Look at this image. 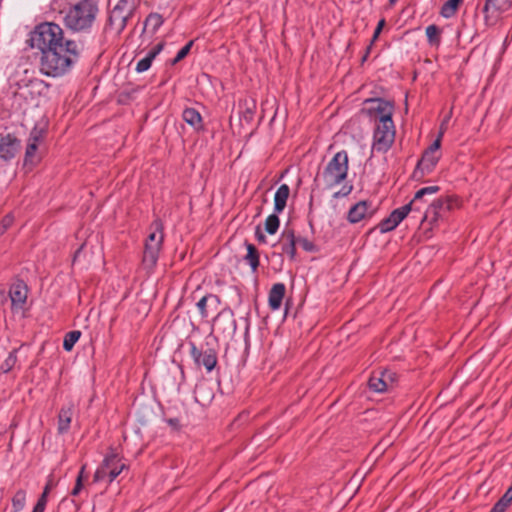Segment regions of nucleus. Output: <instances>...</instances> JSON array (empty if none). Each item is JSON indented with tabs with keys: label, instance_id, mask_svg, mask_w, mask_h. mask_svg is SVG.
I'll use <instances>...</instances> for the list:
<instances>
[{
	"label": "nucleus",
	"instance_id": "f257e3e1",
	"mask_svg": "<svg viewBox=\"0 0 512 512\" xmlns=\"http://www.w3.org/2000/svg\"><path fill=\"white\" fill-rule=\"evenodd\" d=\"M31 48L41 52L40 71L48 77L69 73L81 55V46L65 37L63 29L54 22L38 24L27 40Z\"/></svg>",
	"mask_w": 512,
	"mask_h": 512
},
{
	"label": "nucleus",
	"instance_id": "f03ea898",
	"mask_svg": "<svg viewBox=\"0 0 512 512\" xmlns=\"http://www.w3.org/2000/svg\"><path fill=\"white\" fill-rule=\"evenodd\" d=\"M99 12L93 0H80L64 16V25L73 32H88Z\"/></svg>",
	"mask_w": 512,
	"mask_h": 512
},
{
	"label": "nucleus",
	"instance_id": "7ed1b4c3",
	"mask_svg": "<svg viewBox=\"0 0 512 512\" xmlns=\"http://www.w3.org/2000/svg\"><path fill=\"white\" fill-rule=\"evenodd\" d=\"M349 158L345 150L337 152L321 173L325 188L332 189L341 184L348 176Z\"/></svg>",
	"mask_w": 512,
	"mask_h": 512
},
{
	"label": "nucleus",
	"instance_id": "20e7f679",
	"mask_svg": "<svg viewBox=\"0 0 512 512\" xmlns=\"http://www.w3.org/2000/svg\"><path fill=\"white\" fill-rule=\"evenodd\" d=\"M150 228L152 231L145 241L142 260L144 266L148 269L155 267L164 240L163 224L160 219H155Z\"/></svg>",
	"mask_w": 512,
	"mask_h": 512
},
{
	"label": "nucleus",
	"instance_id": "39448f33",
	"mask_svg": "<svg viewBox=\"0 0 512 512\" xmlns=\"http://www.w3.org/2000/svg\"><path fill=\"white\" fill-rule=\"evenodd\" d=\"M395 140V125L392 118L384 116L376 122L373 133L372 150L378 153H386Z\"/></svg>",
	"mask_w": 512,
	"mask_h": 512
},
{
	"label": "nucleus",
	"instance_id": "423d86ee",
	"mask_svg": "<svg viewBox=\"0 0 512 512\" xmlns=\"http://www.w3.org/2000/svg\"><path fill=\"white\" fill-rule=\"evenodd\" d=\"M127 469L122 458L113 450L105 456L101 465L97 468L93 476V482H100L108 478L109 483L113 482L120 473Z\"/></svg>",
	"mask_w": 512,
	"mask_h": 512
},
{
	"label": "nucleus",
	"instance_id": "0eeeda50",
	"mask_svg": "<svg viewBox=\"0 0 512 512\" xmlns=\"http://www.w3.org/2000/svg\"><path fill=\"white\" fill-rule=\"evenodd\" d=\"M190 345V355L195 364L204 366L207 372H211L217 364V353L213 348L199 349L193 342Z\"/></svg>",
	"mask_w": 512,
	"mask_h": 512
},
{
	"label": "nucleus",
	"instance_id": "6e6552de",
	"mask_svg": "<svg viewBox=\"0 0 512 512\" xmlns=\"http://www.w3.org/2000/svg\"><path fill=\"white\" fill-rule=\"evenodd\" d=\"M365 104L369 105L367 108V114L370 117H374L376 122H378L379 118L384 116L392 118L394 110V105L392 102L382 98H370L365 100Z\"/></svg>",
	"mask_w": 512,
	"mask_h": 512
},
{
	"label": "nucleus",
	"instance_id": "1a4fd4ad",
	"mask_svg": "<svg viewBox=\"0 0 512 512\" xmlns=\"http://www.w3.org/2000/svg\"><path fill=\"white\" fill-rule=\"evenodd\" d=\"M214 326H216L223 334L233 335L237 330L233 310L226 307L220 311L214 319Z\"/></svg>",
	"mask_w": 512,
	"mask_h": 512
},
{
	"label": "nucleus",
	"instance_id": "9d476101",
	"mask_svg": "<svg viewBox=\"0 0 512 512\" xmlns=\"http://www.w3.org/2000/svg\"><path fill=\"white\" fill-rule=\"evenodd\" d=\"M439 159L440 155H435L425 150L413 172V178L421 180L425 175L430 174L437 165Z\"/></svg>",
	"mask_w": 512,
	"mask_h": 512
},
{
	"label": "nucleus",
	"instance_id": "9b49d317",
	"mask_svg": "<svg viewBox=\"0 0 512 512\" xmlns=\"http://www.w3.org/2000/svg\"><path fill=\"white\" fill-rule=\"evenodd\" d=\"M393 373L391 371H378L371 374L368 380V387L371 391L382 393L388 388V380H393Z\"/></svg>",
	"mask_w": 512,
	"mask_h": 512
},
{
	"label": "nucleus",
	"instance_id": "f8f14e48",
	"mask_svg": "<svg viewBox=\"0 0 512 512\" xmlns=\"http://www.w3.org/2000/svg\"><path fill=\"white\" fill-rule=\"evenodd\" d=\"M194 398L201 406L209 405L214 398L212 383L209 380L199 381L194 389Z\"/></svg>",
	"mask_w": 512,
	"mask_h": 512
},
{
	"label": "nucleus",
	"instance_id": "ddd939ff",
	"mask_svg": "<svg viewBox=\"0 0 512 512\" xmlns=\"http://www.w3.org/2000/svg\"><path fill=\"white\" fill-rule=\"evenodd\" d=\"M296 243L297 239L293 229L285 228L279 239V245L283 254L289 256L290 260H295L296 257Z\"/></svg>",
	"mask_w": 512,
	"mask_h": 512
},
{
	"label": "nucleus",
	"instance_id": "4468645a",
	"mask_svg": "<svg viewBox=\"0 0 512 512\" xmlns=\"http://www.w3.org/2000/svg\"><path fill=\"white\" fill-rule=\"evenodd\" d=\"M20 147V141L13 135L7 134L0 138V158L12 159Z\"/></svg>",
	"mask_w": 512,
	"mask_h": 512
},
{
	"label": "nucleus",
	"instance_id": "2eb2a0df",
	"mask_svg": "<svg viewBox=\"0 0 512 512\" xmlns=\"http://www.w3.org/2000/svg\"><path fill=\"white\" fill-rule=\"evenodd\" d=\"M28 288L24 281L17 280L12 284L9 290V296L12 302V306L16 308H22L27 300Z\"/></svg>",
	"mask_w": 512,
	"mask_h": 512
},
{
	"label": "nucleus",
	"instance_id": "dca6fc26",
	"mask_svg": "<svg viewBox=\"0 0 512 512\" xmlns=\"http://www.w3.org/2000/svg\"><path fill=\"white\" fill-rule=\"evenodd\" d=\"M132 17L129 13L114 6L108 17V25L120 34L125 29L128 20Z\"/></svg>",
	"mask_w": 512,
	"mask_h": 512
},
{
	"label": "nucleus",
	"instance_id": "f3484780",
	"mask_svg": "<svg viewBox=\"0 0 512 512\" xmlns=\"http://www.w3.org/2000/svg\"><path fill=\"white\" fill-rule=\"evenodd\" d=\"M511 6L509 0H486L485 5L482 9L484 14V19L487 25H491L496 17H491L489 15L490 10L495 12H504L508 10Z\"/></svg>",
	"mask_w": 512,
	"mask_h": 512
},
{
	"label": "nucleus",
	"instance_id": "a211bd4d",
	"mask_svg": "<svg viewBox=\"0 0 512 512\" xmlns=\"http://www.w3.org/2000/svg\"><path fill=\"white\" fill-rule=\"evenodd\" d=\"M43 138L42 130L33 129L30 133L28 144L25 152V164L34 163V156L38 148V144Z\"/></svg>",
	"mask_w": 512,
	"mask_h": 512
},
{
	"label": "nucleus",
	"instance_id": "6ab92c4d",
	"mask_svg": "<svg viewBox=\"0 0 512 512\" xmlns=\"http://www.w3.org/2000/svg\"><path fill=\"white\" fill-rule=\"evenodd\" d=\"M285 292L286 287L283 283H275L271 287L268 295V304L271 310L275 311L281 307Z\"/></svg>",
	"mask_w": 512,
	"mask_h": 512
},
{
	"label": "nucleus",
	"instance_id": "aec40b11",
	"mask_svg": "<svg viewBox=\"0 0 512 512\" xmlns=\"http://www.w3.org/2000/svg\"><path fill=\"white\" fill-rule=\"evenodd\" d=\"M73 404L63 406L58 414V432L64 434L68 432L73 416Z\"/></svg>",
	"mask_w": 512,
	"mask_h": 512
},
{
	"label": "nucleus",
	"instance_id": "412c9836",
	"mask_svg": "<svg viewBox=\"0 0 512 512\" xmlns=\"http://www.w3.org/2000/svg\"><path fill=\"white\" fill-rule=\"evenodd\" d=\"M257 103L253 98H245L239 102L240 117L246 123L252 122L256 112Z\"/></svg>",
	"mask_w": 512,
	"mask_h": 512
},
{
	"label": "nucleus",
	"instance_id": "4be33fe9",
	"mask_svg": "<svg viewBox=\"0 0 512 512\" xmlns=\"http://www.w3.org/2000/svg\"><path fill=\"white\" fill-rule=\"evenodd\" d=\"M164 45V42H160L155 47H153V49L149 51L143 59L138 61L136 65V71L138 73L147 71L151 67L152 61L155 59V57L163 50Z\"/></svg>",
	"mask_w": 512,
	"mask_h": 512
},
{
	"label": "nucleus",
	"instance_id": "5701e85b",
	"mask_svg": "<svg viewBox=\"0 0 512 512\" xmlns=\"http://www.w3.org/2000/svg\"><path fill=\"white\" fill-rule=\"evenodd\" d=\"M290 194V188L287 184H282L278 187L274 195V212L281 213L287 204V200Z\"/></svg>",
	"mask_w": 512,
	"mask_h": 512
},
{
	"label": "nucleus",
	"instance_id": "b1692460",
	"mask_svg": "<svg viewBox=\"0 0 512 512\" xmlns=\"http://www.w3.org/2000/svg\"><path fill=\"white\" fill-rule=\"evenodd\" d=\"M431 204L436 208L440 216L443 218L447 212L458 206L459 201L458 198L454 196H446L433 201Z\"/></svg>",
	"mask_w": 512,
	"mask_h": 512
},
{
	"label": "nucleus",
	"instance_id": "393cba45",
	"mask_svg": "<svg viewBox=\"0 0 512 512\" xmlns=\"http://www.w3.org/2000/svg\"><path fill=\"white\" fill-rule=\"evenodd\" d=\"M183 120L196 131L203 130L202 116L195 108H186L182 113Z\"/></svg>",
	"mask_w": 512,
	"mask_h": 512
},
{
	"label": "nucleus",
	"instance_id": "a878e982",
	"mask_svg": "<svg viewBox=\"0 0 512 512\" xmlns=\"http://www.w3.org/2000/svg\"><path fill=\"white\" fill-rule=\"evenodd\" d=\"M440 190L439 186H428L418 190L410 201L415 207V211L421 212L423 209L422 200L426 195H434Z\"/></svg>",
	"mask_w": 512,
	"mask_h": 512
},
{
	"label": "nucleus",
	"instance_id": "bb28decb",
	"mask_svg": "<svg viewBox=\"0 0 512 512\" xmlns=\"http://www.w3.org/2000/svg\"><path fill=\"white\" fill-rule=\"evenodd\" d=\"M368 210V203L366 201H360L353 205L348 211L347 219L350 223H358L364 219Z\"/></svg>",
	"mask_w": 512,
	"mask_h": 512
},
{
	"label": "nucleus",
	"instance_id": "cd10ccee",
	"mask_svg": "<svg viewBox=\"0 0 512 512\" xmlns=\"http://www.w3.org/2000/svg\"><path fill=\"white\" fill-rule=\"evenodd\" d=\"M247 254L244 259L250 265L253 272L259 267V252L258 249L251 243L246 242Z\"/></svg>",
	"mask_w": 512,
	"mask_h": 512
},
{
	"label": "nucleus",
	"instance_id": "c85d7f7f",
	"mask_svg": "<svg viewBox=\"0 0 512 512\" xmlns=\"http://www.w3.org/2000/svg\"><path fill=\"white\" fill-rule=\"evenodd\" d=\"M410 212H416L415 207L413 206V204L411 202H409L408 204H406L400 208L393 210L390 213V217L392 219H394L396 224L399 225L408 216V214Z\"/></svg>",
	"mask_w": 512,
	"mask_h": 512
},
{
	"label": "nucleus",
	"instance_id": "c756f323",
	"mask_svg": "<svg viewBox=\"0 0 512 512\" xmlns=\"http://www.w3.org/2000/svg\"><path fill=\"white\" fill-rule=\"evenodd\" d=\"M512 502V486L507 489L504 495L494 504L490 512H505Z\"/></svg>",
	"mask_w": 512,
	"mask_h": 512
},
{
	"label": "nucleus",
	"instance_id": "7c9ffc66",
	"mask_svg": "<svg viewBox=\"0 0 512 512\" xmlns=\"http://www.w3.org/2000/svg\"><path fill=\"white\" fill-rule=\"evenodd\" d=\"M461 3L462 0H447L441 8V16L444 18L453 17L456 14L457 9Z\"/></svg>",
	"mask_w": 512,
	"mask_h": 512
},
{
	"label": "nucleus",
	"instance_id": "2f4dec72",
	"mask_svg": "<svg viewBox=\"0 0 512 512\" xmlns=\"http://www.w3.org/2000/svg\"><path fill=\"white\" fill-rule=\"evenodd\" d=\"M442 217L440 216L439 212L436 210V208L430 204L424 214L421 216L420 221L421 224H424L425 222H428L430 225L436 223L439 219Z\"/></svg>",
	"mask_w": 512,
	"mask_h": 512
},
{
	"label": "nucleus",
	"instance_id": "473e14b6",
	"mask_svg": "<svg viewBox=\"0 0 512 512\" xmlns=\"http://www.w3.org/2000/svg\"><path fill=\"white\" fill-rule=\"evenodd\" d=\"M26 504V491L19 489L12 497L13 512H20Z\"/></svg>",
	"mask_w": 512,
	"mask_h": 512
},
{
	"label": "nucleus",
	"instance_id": "72a5a7b5",
	"mask_svg": "<svg viewBox=\"0 0 512 512\" xmlns=\"http://www.w3.org/2000/svg\"><path fill=\"white\" fill-rule=\"evenodd\" d=\"M426 36L430 45H439L441 29L437 25H429L426 27Z\"/></svg>",
	"mask_w": 512,
	"mask_h": 512
},
{
	"label": "nucleus",
	"instance_id": "f704fd0d",
	"mask_svg": "<svg viewBox=\"0 0 512 512\" xmlns=\"http://www.w3.org/2000/svg\"><path fill=\"white\" fill-rule=\"evenodd\" d=\"M164 19L159 13H150L145 20V27H151V31L155 33L163 24Z\"/></svg>",
	"mask_w": 512,
	"mask_h": 512
},
{
	"label": "nucleus",
	"instance_id": "c9c22d12",
	"mask_svg": "<svg viewBox=\"0 0 512 512\" xmlns=\"http://www.w3.org/2000/svg\"><path fill=\"white\" fill-rule=\"evenodd\" d=\"M277 214L278 213H273L265 220V231L270 235L275 234L279 229L280 220Z\"/></svg>",
	"mask_w": 512,
	"mask_h": 512
},
{
	"label": "nucleus",
	"instance_id": "e433bc0d",
	"mask_svg": "<svg viewBox=\"0 0 512 512\" xmlns=\"http://www.w3.org/2000/svg\"><path fill=\"white\" fill-rule=\"evenodd\" d=\"M80 336H81L80 331L74 330V331L68 332L64 337L63 348L66 351H71L73 346L75 345V343L80 338Z\"/></svg>",
	"mask_w": 512,
	"mask_h": 512
},
{
	"label": "nucleus",
	"instance_id": "4c0bfd02",
	"mask_svg": "<svg viewBox=\"0 0 512 512\" xmlns=\"http://www.w3.org/2000/svg\"><path fill=\"white\" fill-rule=\"evenodd\" d=\"M115 6L133 16L137 9L138 3L137 0H119Z\"/></svg>",
	"mask_w": 512,
	"mask_h": 512
},
{
	"label": "nucleus",
	"instance_id": "58836bf2",
	"mask_svg": "<svg viewBox=\"0 0 512 512\" xmlns=\"http://www.w3.org/2000/svg\"><path fill=\"white\" fill-rule=\"evenodd\" d=\"M16 362H17L16 351H12L9 353L8 357L1 364L0 368H1L2 372L8 373L9 371H11L12 368L15 366Z\"/></svg>",
	"mask_w": 512,
	"mask_h": 512
},
{
	"label": "nucleus",
	"instance_id": "ea45409f",
	"mask_svg": "<svg viewBox=\"0 0 512 512\" xmlns=\"http://www.w3.org/2000/svg\"><path fill=\"white\" fill-rule=\"evenodd\" d=\"M85 469H86V464H83L81 469H80V471H79V473H78V476L76 478L75 486H74V488L71 491V495L72 496L79 495L81 490H82V488H83V479H84Z\"/></svg>",
	"mask_w": 512,
	"mask_h": 512
},
{
	"label": "nucleus",
	"instance_id": "a19ab883",
	"mask_svg": "<svg viewBox=\"0 0 512 512\" xmlns=\"http://www.w3.org/2000/svg\"><path fill=\"white\" fill-rule=\"evenodd\" d=\"M192 46H193V40H190L184 47H182L178 51V53L175 56V58H173L171 60V64L175 65L178 62H180L181 60H183L188 55V53L190 52Z\"/></svg>",
	"mask_w": 512,
	"mask_h": 512
},
{
	"label": "nucleus",
	"instance_id": "79ce46f5",
	"mask_svg": "<svg viewBox=\"0 0 512 512\" xmlns=\"http://www.w3.org/2000/svg\"><path fill=\"white\" fill-rule=\"evenodd\" d=\"M397 226H398V224L395 223L394 219H392L390 217V215L387 218L381 220V222L378 225V227H379V229H380V231L382 233H386V232L392 231Z\"/></svg>",
	"mask_w": 512,
	"mask_h": 512
},
{
	"label": "nucleus",
	"instance_id": "37998d69",
	"mask_svg": "<svg viewBox=\"0 0 512 512\" xmlns=\"http://www.w3.org/2000/svg\"><path fill=\"white\" fill-rule=\"evenodd\" d=\"M297 243H299L301 247L307 252L318 251L316 245L313 242L309 241L307 238H299L297 239Z\"/></svg>",
	"mask_w": 512,
	"mask_h": 512
},
{
	"label": "nucleus",
	"instance_id": "c03bdc74",
	"mask_svg": "<svg viewBox=\"0 0 512 512\" xmlns=\"http://www.w3.org/2000/svg\"><path fill=\"white\" fill-rule=\"evenodd\" d=\"M207 304H208L207 296H203L196 304L202 318L208 317Z\"/></svg>",
	"mask_w": 512,
	"mask_h": 512
},
{
	"label": "nucleus",
	"instance_id": "a18cd8bd",
	"mask_svg": "<svg viewBox=\"0 0 512 512\" xmlns=\"http://www.w3.org/2000/svg\"><path fill=\"white\" fill-rule=\"evenodd\" d=\"M48 501V495L42 493L37 500L33 510L36 512H44Z\"/></svg>",
	"mask_w": 512,
	"mask_h": 512
},
{
	"label": "nucleus",
	"instance_id": "49530a36",
	"mask_svg": "<svg viewBox=\"0 0 512 512\" xmlns=\"http://www.w3.org/2000/svg\"><path fill=\"white\" fill-rule=\"evenodd\" d=\"M442 136H443V131L441 130L439 132L438 137L434 140V142L426 150L431 152V153H433V154H435V155H440L438 151H439L440 146H441Z\"/></svg>",
	"mask_w": 512,
	"mask_h": 512
},
{
	"label": "nucleus",
	"instance_id": "de8ad7c7",
	"mask_svg": "<svg viewBox=\"0 0 512 512\" xmlns=\"http://www.w3.org/2000/svg\"><path fill=\"white\" fill-rule=\"evenodd\" d=\"M386 25V20L385 18H382L379 20L375 30H374V33H373V36H372V39L370 41L371 45H373L375 43V41H377V39L379 38V35L382 31V29L384 28V26Z\"/></svg>",
	"mask_w": 512,
	"mask_h": 512
},
{
	"label": "nucleus",
	"instance_id": "09e8293b",
	"mask_svg": "<svg viewBox=\"0 0 512 512\" xmlns=\"http://www.w3.org/2000/svg\"><path fill=\"white\" fill-rule=\"evenodd\" d=\"M352 189H353L352 185L345 184L342 186V188L338 192H336L334 194V198L347 196L351 193Z\"/></svg>",
	"mask_w": 512,
	"mask_h": 512
},
{
	"label": "nucleus",
	"instance_id": "8fccbe9b",
	"mask_svg": "<svg viewBox=\"0 0 512 512\" xmlns=\"http://www.w3.org/2000/svg\"><path fill=\"white\" fill-rule=\"evenodd\" d=\"M206 296L208 297V302H210L211 304H214L215 306L220 304V298L217 295L209 294Z\"/></svg>",
	"mask_w": 512,
	"mask_h": 512
},
{
	"label": "nucleus",
	"instance_id": "3c124183",
	"mask_svg": "<svg viewBox=\"0 0 512 512\" xmlns=\"http://www.w3.org/2000/svg\"><path fill=\"white\" fill-rule=\"evenodd\" d=\"M167 423L175 429H178L180 426L179 420L177 418H170L167 420Z\"/></svg>",
	"mask_w": 512,
	"mask_h": 512
},
{
	"label": "nucleus",
	"instance_id": "603ef678",
	"mask_svg": "<svg viewBox=\"0 0 512 512\" xmlns=\"http://www.w3.org/2000/svg\"><path fill=\"white\" fill-rule=\"evenodd\" d=\"M371 48H372V45H371V43H370V44L367 46V48H366V50H365V53H364V55H363V57H362V59H361V62H362V63H364V62L367 60L368 55H369V53H370V51H371Z\"/></svg>",
	"mask_w": 512,
	"mask_h": 512
},
{
	"label": "nucleus",
	"instance_id": "864d4df0",
	"mask_svg": "<svg viewBox=\"0 0 512 512\" xmlns=\"http://www.w3.org/2000/svg\"><path fill=\"white\" fill-rule=\"evenodd\" d=\"M256 237H257L259 242H266L265 235L262 234L261 232H259V230L256 231Z\"/></svg>",
	"mask_w": 512,
	"mask_h": 512
},
{
	"label": "nucleus",
	"instance_id": "5fc2aeb1",
	"mask_svg": "<svg viewBox=\"0 0 512 512\" xmlns=\"http://www.w3.org/2000/svg\"><path fill=\"white\" fill-rule=\"evenodd\" d=\"M51 490V482L49 481L46 486L44 487V490L42 493H45L46 495H49V492Z\"/></svg>",
	"mask_w": 512,
	"mask_h": 512
},
{
	"label": "nucleus",
	"instance_id": "6e6d98bb",
	"mask_svg": "<svg viewBox=\"0 0 512 512\" xmlns=\"http://www.w3.org/2000/svg\"><path fill=\"white\" fill-rule=\"evenodd\" d=\"M11 220L8 219V218H4L3 220V223H4V226L7 227L9 224H10Z\"/></svg>",
	"mask_w": 512,
	"mask_h": 512
},
{
	"label": "nucleus",
	"instance_id": "4d7b16f0",
	"mask_svg": "<svg viewBox=\"0 0 512 512\" xmlns=\"http://www.w3.org/2000/svg\"><path fill=\"white\" fill-rule=\"evenodd\" d=\"M236 296H237V304H240L241 303V295L237 290H236Z\"/></svg>",
	"mask_w": 512,
	"mask_h": 512
},
{
	"label": "nucleus",
	"instance_id": "13d9d810",
	"mask_svg": "<svg viewBox=\"0 0 512 512\" xmlns=\"http://www.w3.org/2000/svg\"><path fill=\"white\" fill-rule=\"evenodd\" d=\"M398 0H389L390 5H394Z\"/></svg>",
	"mask_w": 512,
	"mask_h": 512
}]
</instances>
